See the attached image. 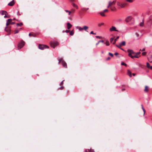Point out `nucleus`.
Instances as JSON below:
<instances>
[{"instance_id": "58836bf2", "label": "nucleus", "mask_w": 152, "mask_h": 152, "mask_svg": "<svg viewBox=\"0 0 152 152\" xmlns=\"http://www.w3.org/2000/svg\"><path fill=\"white\" fill-rule=\"evenodd\" d=\"M143 25V22H141L140 23V26H142Z\"/></svg>"}, {"instance_id": "412c9836", "label": "nucleus", "mask_w": 152, "mask_h": 152, "mask_svg": "<svg viewBox=\"0 0 152 152\" xmlns=\"http://www.w3.org/2000/svg\"><path fill=\"white\" fill-rule=\"evenodd\" d=\"M88 152L87 151V150H86L85 151L86 152H94V151L91 149H90V150L88 149Z\"/></svg>"}, {"instance_id": "a18cd8bd", "label": "nucleus", "mask_w": 152, "mask_h": 152, "mask_svg": "<svg viewBox=\"0 0 152 152\" xmlns=\"http://www.w3.org/2000/svg\"><path fill=\"white\" fill-rule=\"evenodd\" d=\"M64 81V80H63L60 83V85H62L63 84V82Z\"/></svg>"}, {"instance_id": "338daca9", "label": "nucleus", "mask_w": 152, "mask_h": 152, "mask_svg": "<svg viewBox=\"0 0 152 152\" xmlns=\"http://www.w3.org/2000/svg\"><path fill=\"white\" fill-rule=\"evenodd\" d=\"M133 75L134 76L135 75V74H133Z\"/></svg>"}, {"instance_id": "f704fd0d", "label": "nucleus", "mask_w": 152, "mask_h": 152, "mask_svg": "<svg viewBox=\"0 0 152 152\" xmlns=\"http://www.w3.org/2000/svg\"><path fill=\"white\" fill-rule=\"evenodd\" d=\"M114 39V38H111L110 39V42H112L113 41Z\"/></svg>"}, {"instance_id": "3c124183", "label": "nucleus", "mask_w": 152, "mask_h": 152, "mask_svg": "<svg viewBox=\"0 0 152 152\" xmlns=\"http://www.w3.org/2000/svg\"><path fill=\"white\" fill-rule=\"evenodd\" d=\"M122 20L121 19H118V22L121 21Z\"/></svg>"}, {"instance_id": "473e14b6", "label": "nucleus", "mask_w": 152, "mask_h": 152, "mask_svg": "<svg viewBox=\"0 0 152 152\" xmlns=\"http://www.w3.org/2000/svg\"><path fill=\"white\" fill-rule=\"evenodd\" d=\"M19 32V30H15V34H16L18 33Z\"/></svg>"}, {"instance_id": "f3484780", "label": "nucleus", "mask_w": 152, "mask_h": 152, "mask_svg": "<svg viewBox=\"0 0 152 152\" xmlns=\"http://www.w3.org/2000/svg\"><path fill=\"white\" fill-rule=\"evenodd\" d=\"M76 28H78L80 31H82L83 30V27L81 28L80 27L77 26Z\"/></svg>"}, {"instance_id": "6e6552de", "label": "nucleus", "mask_w": 152, "mask_h": 152, "mask_svg": "<svg viewBox=\"0 0 152 152\" xmlns=\"http://www.w3.org/2000/svg\"><path fill=\"white\" fill-rule=\"evenodd\" d=\"M110 31H118V30H116V27L114 26H112L111 28H110Z\"/></svg>"}, {"instance_id": "cd10ccee", "label": "nucleus", "mask_w": 152, "mask_h": 152, "mask_svg": "<svg viewBox=\"0 0 152 152\" xmlns=\"http://www.w3.org/2000/svg\"><path fill=\"white\" fill-rule=\"evenodd\" d=\"M110 9L112 10H114L115 9V8L114 7H111Z\"/></svg>"}, {"instance_id": "c756f323", "label": "nucleus", "mask_w": 152, "mask_h": 152, "mask_svg": "<svg viewBox=\"0 0 152 152\" xmlns=\"http://www.w3.org/2000/svg\"><path fill=\"white\" fill-rule=\"evenodd\" d=\"M104 23H99L98 24V26H99L100 27L101 26H102L104 25Z\"/></svg>"}, {"instance_id": "37998d69", "label": "nucleus", "mask_w": 152, "mask_h": 152, "mask_svg": "<svg viewBox=\"0 0 152 152\" xmlns=\"http://www.w3.org/2000/svg\"><path fill=\"white\" fill-rule=\"evenodd\" d=\"M146 53V52H144L142 53V55H145Z\"/></svg>"}, {"instance_id": "7ed1b4c3", "label": "nucleus", "mask_w": 152, "mask_h": 152, "mask_svg": "<svg viewBox=\"0 0 152 152\" xmlns=\"http://www.w3.org/2000/svg\"><path fill=\"white\" fill-rule=\"evenodd\" d=\"M39 48L40 49L43 50L45 48H48L49 47L48 46L46 45H40L38 46Z\"/></svg>"}, {"instance_id": "5701e85b", "label": "nucleus", "mask_w": 152, "mask_h": 152, "mask_svg": "<svg viewBox=\"0 0 152 152\" xmlns=\"http://www.w3.org/2000/svg\"><path fill=\"white\" fill-rule=\"evenodd\" d=\"M102 42V43H103L104 42V41L103 40H99L98 42H97L96 44V45H98L99 44V42Z\"/></svg>"}, {"instance_id": "13d9d810", "label": "nucleus", "mask_w": 152, "mask_h": 152, "mask_svg": "<svg viewBox=\"0 0 152 152\" xmlns=\"http://www.w3.org/2000/svg\"><path fill=\"white\" fill-rule=\"evenodd\" d=\"M29 36H31V35H32V36H33V35H32L31 34V33H29Z\"/></svg>"}, {"instance_id": "69168bd1", "label": "nucleus", "mask_w": 152, "mask_h": 152, "mask_svg": "<svg viewBox=\"0 0 152 152\" xmlns=\"http://www.w3.org/2000/svg\"><path fill=\"white\" fill-rule=\"evenodd\" d=\"M120 49H121V50H124V49H123V48H120Z\"/></svg>"}, {"instance_id": "9d476101", "label": "nucleus", "mask_w": 152, "mask_h": 152, "mask_svg": "<svg viewBox=\"0 0 152 152\" xmlns=\"http://www.w3.org/2000/svg\"><path fill=\"white\" fill-rule=\"evenodd\" d=\"M14 4L15 2H14V0H13L12 1L9 3L8 4V5L11 6H12L14 5Z\"/></svg>"}, {"instance_id": "4c0bfd02", "label": "nucleus", "mask_w": 152, "mask_h": 152, "mask_svg": "<svg viewBox=\"0 0 152 152\" xmlns=\"http://www.w3.org/2000/svg\"><path fill=\"white\" fill-rule=\"evenodd\" d=\"M116 46L118 47V48H120L121 47V45H120V44L119 45H116Z\"/></svg>"}, {"instance_id": "4468645a", "label": "nucleus", "mask_w": 152, "mask_h": 152, "mask_svg": "<svg viewBox=\"0 0 152 152\" xmlns=\"http://www.w3.org/2000/svg\"><path fill=\"white\" fill-rule=\"evenodd\" d=\"M140 56H137V55H136L134 56H131V58H138Z\"/></svg>"}, {"instance_id": "393cba45", "label": "nucleus", "mask_w": 152, "mask_h": 152, "mask_svg": "<svg viewBox=\"0 0 152 152\" xmlns=\"http://www.w3.org/2000/svg\"><path fill=\"white\" fill-rule=\"evenodd\" d=\"M115 1H113L112 2L111 1H109L108 3L110 4V3H111V6L113 4H114L115 2Z\"/></svg>"}, {"instance_id": "5fc2aeb1", "label": "nucleus", "mask_w": 152, "mask_h": 152, "mask_svg": "<svg viewBox=\"0 0 152 152\" xmlns=\"http://www.w3.org/2000/svg\"><path fill=\"white\" fill-rule=\"evenodd\" d=\"M118 53H115V56H117L118 55Z\"/></svg>"}, {"instance_id": "c03bdc74", "label": "nucleus", "mask_w": 152, "mask_h": 152, "mask_svg": "<svg viewBox=\"0 0 152 152\" xmlns=\"http://www.w3.org/2000/svg\"><path fill=\"white\" fill-rule=\"evenodd\" d=\"M119 38V36L117 37V38L115 39L114 40L116 41Z\"/></svg>"}, {"instance_id": "864d4df0", "label": "nucleus", "mask_w": 152, "mask_h": 152, "mask_svg": "<svg viewBox=\"0 0 152 152\" xmlns=\"http://www.w3.org/2000/svg\"><path fill=\"white\" fill-rule=\"evenodd\" d=\"M60 88L61 89H62L64 88V87H63V86H62Z\"/></svg>"}, {"instance_id": "6ab92c4d", "label": "nucleus", "mask_w": 152, "mask_h": 152, "mask_svg": "<svg viewBox=\"0 0 152 152\" xmlns=\"http://www.w3.org/2000/svg\"><path fill=\"white\" fill-rule=\"evenodd\" d=\"M99 14L102 16H105V15L104 13V12H99Z\"/></svg>"}, {"instance_id": "f8f14e48", "label": "nucleus", "mask_w": 152, "mask_h": 152, "mask_svg": "<svg viewBox=\"0 0 152 152\" xmlns=\"http://www.w3.org/2000/svg\"><path fill=\"white\" fill-rule=\"evenodd\" d=\"M67 28L68 29H69L72 26V25L69 23H67Z\"/></svg>"}, {"instance_id": "423d86ee", "label": "nucleus", "mask_w": 152, "mask_h": 152, "mask_svg": "<svg viewBox=\"0 0 152 152\" xmlns=\"http://www.w3.org/2000/svg\"><path fill=\"white\" fill-rule=\"evenodd\" d=\"M117 4L121 8H123L124 7L126 6V4L125 3H122L119 2H118Z\"/></svg>"}, {"instance_id": "052dcab7", "label": "nucleus", "mask_w": 152, "mask_h": 152, "mask_svg": "<svg viewBox=\"0 0 152 152\" xmlns=\"http://www.w3.org/2000/svg\"><path fill=\"white\" fill-rule=\"evenodd\" d=\"M115 41L114 40V42L113 43V44H115Z\"/></svg>"}, {"instance_id": "6e6d98bb", "label": "nucleus", "mask_w": 152, "mask_h": 152, "mask_svg": "<svg viewBox=\"0 0 152 152\" xmlns=\"http://www.w3.org/2000/svg\"><path fill=\"white\" fill-rule=\"evenodd\" d=\"M141 107H142V109H144V107H143V105H142H142H141Z\"/></svg>"}, {"instance_id": "c85d7f7f", "label": "nucleus", "mask_w": 152, "mask_h": 152, "mask_svg": "<svg viewBox=\"0 0 152 152\" xmlns=\"http://www.w3.org/2000/svg\"><path fill=\"white\" fill-rule=\"evenodd\" d=\"M126 1L130 3H132L134 1V0H126Z\"/></svg>"}, {"instance_id": "0eeeda50", "label": "nucleus", "mask_w": 152, "mask_h": 152, "mask_svg": "<svg viewBox=\"0 0 152 152\" xmlns=\"http://www.w3.org/2000/svg\"><path fill=\"white\" fill-rule=\"evenodd\" d=\"M25 42L23 41H22L20 42L18 45V49L22 48L24 45Z\"/></svg>"}, {"instance_id": "b1692460", "label": "nucleus", "mask_w": 152, "mask_h": 152, "mask_svg": "<svg viewBox=\"0 0 152 152\" xmlns=\"http://www.w3.org/2000/svg\"><path fill=\"white\" fill-rule=\"evenodd\" d=\"M88 9V8L83 7L82 8V10H87Z\"/></svg>"}, {"instance_id": "a19ab883", "label": "nucleus", "mask_w": 152, "mask_h": 152, "mask_svg": "<svg viewBox=\"0 0 152 152\" xmlns=\"http://www.w3.org/2000/svg\"><path fill=\"white\" fill-rule=\"evenodd\" d=\"M90 34H96V33H94L93 32V31H91L90 33Z\"/></svg>"}, {"instance_id": "2f4dec72", "label": "nucleus", "mask_w": 152, "mask_h": 152, "mask_svg": "<svg viewBox=\"0 0 152 152\" xmlns=\"http://www.w3.org/2000/svg\"><path fill=\"white\" fill-rule=\"evenodd\" d=\"M106 44L107 46H109L110 45L109 42L108 41H107L106 42Z\"/></svg>"}, {"instance_id": "680f3d73", "label": "nucleus", "mask_w": 152, "mask_h": 152, "mask_svg": "<svg viewBox=\"0 0 152 152\" xmlns=\"http://www.w3.org/2000/svg\"><path fill=\"white\" fill-rule=\"evenodd\" d=\"M149 68H150L151 69H152V66H150V67Z\"/></svg>"}, {"instance_id": "20e7f679", "label": "nucleus", "mask_w": 152, "mask_h": 152, "mask_svg": "<svg viewBox=\"0 0 152 152\" xmlns=\"http://www.w3.org/2000/svg\"><path fill=\"white\" fill-rule=\"evenodd\" d=\"M50 44L51 47L53 48H55L56 46H57L58 45V43L57 42H50Z\"/></svg>"}, {"instance_id": "8fccbe9b", "label": "nucleus", "mask_w": 152, "mask_h": 152, "mask_svg": "<svg viewBox=\"0 0 152 152\" xmlns=\"http://www.w3.org/2000/svg\"><path fill=\"white\" fill-rule=\"evenodd\" d=\"M143 111V112H144V115L145 114V109H142Z\"/></svg>"}, {"instance_id": "f257e3e1", "label": "nucleus", "mask_w": 152, "mask_h": 152, "mask_svg": "<svg viewBox=\"0 0 152 152\" xmlns=\"http://www.w3.org/2000/svg\"><path fill=\"white\" fill-rule=\"evenodd\" d=\"M58 63H61L63 66L65 68L67 67V64L63 60L62 58H58Z\"/></svg>"}, {"instance_id": "dca6fc26", "label": "nucleus", "mask_w": 152, "mask_h": 152, "mask_svg": "<svg viewBox=\"0 0 152 152\" xmlns=\"http://www.w3.org/2000/svg\"><path fill=\"white\" fill-rule=\"evenodd\" d=\"M83 30H84L86 31H86L87 29L88 28V27L86 26H83Z\"/></svg>"}, {"instance_id": "09e8293b", "label": "nucleus", "mask_w": 152, "mask_h": 152, "mask_svg": "<svg viewBox=\"0 0 152 152\" xmlns=\"http://www.w3.org/2000/svg\"><path fill=\"white\" fill-rule=\"evenodd\" d=\"M107 11H108V10L107 9H105L103 10V12H107Z\"/></svg>"}, {"instance_id": "aec40b11", "label": "nucleus", "mask_w": 152, "mask_h": 152, "mask_svg": "<svg viewBox=\"0 0 152 152\" xmlns=\"http://www.w3.org/2000/svg\"><path fill=\"white\" fill-rule=\"evenodd\" d=\"M128 75L130 77H132V73H131V72L128 70Z\"/></svg>"}, {"instance_id": "c9c22d12", "label": "nucleus", "mask_w": 152, "mask_h": 152, "mask_svg": "<svg viewBox=\"0 0 152 152\" xmlns=\"http://www.w3.org/2000/svg\"><path fill=\"white\" fill-rule=\"evenodd\" d=\"M111 6V3H110V4H109L108 6L107 7V8H109L110 6Z\"/></svg>"}, {"instance_id": "49530a36", "label": "nucleus", "mask_w": 152, "mask_h": 152, "mask_svg": "<svg viewBox=\"0 0 152 152\" xmlns=\"http://www.w3.org/2000/svg\"><path fill=\"white\" fill-rule=\"evenodd\" d=\"M7 14H5V15L4 17V18H7V17H8V18L9 17H7Z\"/></svg>"}, {"instance_id": "4d7b16f0", "label": "nucleus", "mask_w": 152, "mask_h": 152, "mask_svg": "<svg viewBox=\"0 0 152 152\" xmlns=\"http://www.w3.org/2000/svg\"><path fill=\"white\" fill-rule=\"evenodd\" d=\"M141 107H142V109H144V107H143V105H142H142H141Z\"/></svg>"}, {"instance_id": "2eb2a0df", "label": "nucleus", "mask_w": 152, "mask_h": 152, "mask_svg": "<svg viewBox=\"0 0 152 152\" xmlns=\"http://www.w3.org/2000/svg\"><path fill=\"white\" fill-rule=\"evenodd\" d=\"M120 45L125 46L126 45V42L125 41H123L120 43Z\"/></svg>"}, {"instance_id": "bb28decb", "label": "nucleus", "mask_w": 152, "mask_h": 152, "mask_svg": "<svg viewBox=\"0 0 152 152\" xmlns=\"http://www.w3.org/2000/svg\"><path fill=\"white\" fill-rule=\"evenodd\" d=\"M121 64L122 65H124V66H127V64L126 63H124L123 62H121Z\"/></svg>"}, {"instance_id": "9b49d317", "label": "nucleus", "mask_w": 152, "mask_h": 152, "mask_svg": "<svg viewBox=\"0 0 152 152\" xmlns=\"http://www.w3.org/2000/svg\"><path fill=\"white\" fill-rule=\"evenodd\" d=\"M0 14L2 15H5V14H7V13L6 11L2 10L0 11Z\"/></svg>"}, {"instance_id": "de8ad7c7", "label": "nucleus", "mask_w": 152, "mask_h": 152, "mask_svg": "<svg viewBox=\"0 0 152 152\" xmlns=\"http://www.w3.org/2000/svg\"><path fill=\"white\" fill-rule=\"evenodd\" d=\"M69 31L68 30H66L65 31V32L66 33H68Z\"/></svg>"}, {"instance_id": "0e129e2a", "label": "nucleus", "mask_w": 152, "mask_h": 152, "mask_svg": "<svg viewBox=\"0 0 152 152\" xmlns=\"http://www.w3.org/2000/svg\"><path fill=\"white\" fill-rule=\"evenodd\" d=\"M69 13V15H70V12L69 11V12H68Z\"/></svg>"}, {"instance_id": "e433bc0d", "label": "nucleus", "mask_w": 152, "mask_h": 152, "mask_svg": "<svg viewBox=\"0 0 152 152\" xmlns=\"http://www.w3.org/2000/svg\"><path fill=\"white\" fill-rule=\"evenodd\" d=\"M96 38H97L99 39H100L102 38L101 37H100V36H96Z\"/></svg>"}, {"instance_id": "a211bd4d", "label": "nucleus", "mask_w": 152, "mask_h": 152, "mask_svg": "<svg viewBox=\"0 0 152 152\" xmlns=\"http://www.w3.org/2000/svg\"><path fill=\"white\" fill-rule=\"evenodd\" d=\"M72 4L73 6L74 7L76 8V9L78 8V7L77 6V5H76V4H75V3H72Z\"/></svg>"}, {"instance_id": "72a5a7b5", "label": "nucleus", "mask_w": 152, "mask_h": 152, "mask_svg": "<svg viewBox=\"0 0 152 152\" xmlns=\"http://www.w3.org/2000/svg\"><path fill=\"white\" fill-rule=\"evenodd\" d=\"M108 54H109V55L110 56L112 57H113V54L112 53H109Z\"/></svg>"}, {"instance_id": "1a4fd4ad", "label": "nucleus", "mask_w": 152, "mask_h": 152, "mask_svg": "<svg viewBox=\"0 0 152 152\" xmlns=\"http://www.w3.org/2000/svg\"><path fill=\"white\" fill-rule=\"evenodd\" d=\"M132 19V17L131 16H128L125 19V21L128 22H129Z\"/></svg>"}, {"instance_id": "e2e57ef3", "label": "nucleus", "mask_w": 152, "mask_h": 152, "mask_svg": "<svg viewBox=\"0 0 152 152\" xmlns=\"http://www.w3.org/2000/svg\"><path fill=\"white\" fill-rule=\"evenodd\" d=\"M65 11L66 12H69V11H68V10H65Z\"/></svg>"}, {"instance_id": "a878e982", "label": "nucleus", "mask_w": 152, "mask_h": 152, "mask_svg": "<svg viewBox=\"0 0 152 152\" xmlns=\"http://www.w3.org/2000/svg\"><path fill=\"white\" fill-rule=\"evenodd\" d=\"M16 24L17 26H21L22 25L23 23H17Z\"/></svg>"}, {"instance_id": "4be33fe9", "label": "nucleus", "mask_w": 152, "mask_h": 152, "mask_svg": "<svg viewBox=\"0 0 152 152\" xmlns=\"http://www.w3.org/2000/svg\"><path fill=\"white\" fill-rule=\"evenodd\" d=\"M74 34V31L73 30L69 32V34L71 36H72Z\"/></svg>"}, {"instance_id": "39448f33", "label": "nucleus", "mask_w": 152, "mask_h": 152, "mask_svg": "<svg viewBox=\"0 0 152 152\" xmlns=\"http://www.w3.org/2000/svg\"><path fill=\"white\" fill-rule=\"evenodd\" d=\"M127 52L129 53L128 56L131 58V56H132V54H135V53L132 49H128L127 50Z\"/></svg>"}, {"instance_id": "774afa93", "label": "nucleus", "mask_w": 152, "mask_h": 152, "mask_svg": "<svg viewBox=\"0 0 152 152\" xmlns=\"http://www.w3.org/2000/svg\"><path fill=\"white\" fill-rule=\"evenodd\" d=\"M18 13H19V12H18Z\"/></svg>"}, {"instance_id": "7c9ffc66", "label": "nucleus", "mask_w": 152, "mask_h": 152, "mask_svg": "<svg viewBox=\"0 0 152 152\" xmlns=\"http://www.w3.org/2000/svg\"><path fill=\"white\" fill-rule=\"evenodd\" d=\"M147 66L148 68H149L150 67V65L148 63H147Z\"/></svg>"}, {"instance_id": "f03ea898", "label": "nucleus", "mask_w": 152, "mask_h": 152, "mask_svg": "<svg viewBox=\"0 0 152 152\" xmlns=\"http://www.w3.org/2000/svg\"><path fill=\"white\" fill-rule=\"evenodd\" d=\"M12 19H9L7 20V22L6 23V26L5 27V30L6 31H7L6 30V28L7 27V26L9 25L10 24H13L15 23L14 22H12Z\"/></svg>"}, {"instance_id": "79ce46f5", "label": "nucleus", "mask_w": 152, "mask_h": 152, "mask_svg": "<svg viewBox=\"0 0 152 152\" xmlns=\"http://www.w3.org/2000/svg\"><path fill=\"white\" fill-rule=\"evenodd\" d=\"M149 61L150 62H152V58L151 57V58L149 59Z\"/></svg>"}, {"instance_id": "bf43d9fd", "label": "nucleus", "mask_w": 152, "mask_h": 152, "mask_svg": "<svg viewBox=\"0 0 152 152\" xmlns=\"http://www.w3.org/2000/svg\"><path fill=\"white\" fill-rule=\"evenodd\" d=\"M145 50V49L144 48L142 50V51H144Z\"/></svg>"}, {"instance_id": "603ef678", "label": "nucleus", "mask_w": 152, "mask_h": 152, "mask_svg": "<svg viewBox=\"0 0 152 152\" xmlns=\"http://www.w3.org/2000/svg\"><path fill=\"white\" fill-rule=\"evenodd\" d=\"M110 58L109 57H108L107 58L106 60H110Z\"/></svg>"}, {"instance_id": "ea45409f", "label": "nucleus", "mask_w": 152, "mask_h": 152, "mask_svg": "<svg viewBox=\"0 0 152 152\" xmlns=\"http://www.w3.org/2000/svg\"><path fill=\"white\" fill-rule=\"evenodd\" d=\"M140 53V52H138L136 53H135V54L136 55H139Z\"/></svg>"}, {"instance_id": "ddd939ff", "label": "nucleus", "mask_w": 152, "mask_h": 152, "mask_svg": "<svg viewBox=\"0 0 152 152\" xmlns=\"http://www.w3.org/2000/svg\"><path fill=\"white\" fill-rule=\"evenodd\" d=\"M148 87L147 86H145V89H144V91L145 92H148Z\"/></svg>"}]
</instances>
